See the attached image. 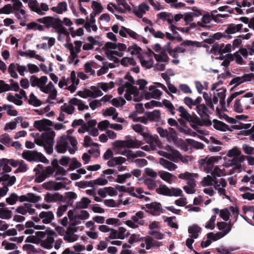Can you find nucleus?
Returning a JSON list of instances; mask_svg holds the SVG:
<instances>
[{
  "instance_id": "obj_1",
  "label": "nucleus",
  "mask_w": 254,
  "mask_h": 254,
  "mask_svg": "<svg viewBox=\"0 0 254 254\" xmlns=\"http://www.w3.org/2000/svg\"><path fill=\"white\" fill-rule=\"evenodd\" d=\"M23 159L28 161H40L48 163L49 160L41 153L37 151L25 150L22 154Z\"/></svg>"
},
{
  "instance_id": "obj_2",
  "label": "nucleus",
  "mask_w": 254,
  "mask_h": 254,
  "mask_svg": "<svg viewBox=\"0 0 254 254\" xmlns=\"http://www.w3.org/2000/svg\"><path fill=\"white\" fill-rule=\"evenodd\" d=\"M221 158L220 156L211 157L207 156L204 158L200 159L198 162L200 167H203L207 173H209L212 171L214 163L218 162Z\"/></svg>"
},
{
  "instance_id": "obj_3",
  "label": "nucleus",
  "mask_w": 254,
  "mask_h": 254,
  "mask_svg": "<svg viewBox=\"0 0 254 254\" xmlns=\"http://www.w3.org/2000/svg\"><path fill=\"white\" fill-rule=\"evenodd\" d=\"M196 111L197 113L201 117V119L204 123V125L206 127H209L212 125V122L208 119L209 117L207 114L208 109L204 104H199L196 106Z\"/></svg>"
},
{
  "instance_id": "obj_4",
  "label": "nucleus",
  "mask_w": 254,
  "mask_h": 254,
  "mask_svg": "<svg viewBox=\"0 0 254 254\" xmlns=\"http://www.w3.org/2000/svg\"><path fill=\"white\" fill-rule=\"evenodd\" d=\"M142 136L143 137V139L146 142L150 145L151 149L153 150L156 149V145L159 146L161 144V142L157 135L153 136L149 133L144 132L142 134Z\"/></svg>"
},
{
  "instance_id": "obj_5",
  "label": "nucleus",
  "mask_w": 254,
  "mask_h": 254,
  "mask_svg": "<svg viewBox=\"0 0 254 254\" xmlns=\"http://www.w3.org/2000/svg\"><path fill=\"white\" fill-rule=\"evenodd\" d=\"M67 184L65 182H56L54 181H49L43 184V188L47 190H58L61 189L68 190L69 188L66 187Z\"/></svg>"
},
{
  "instance_id": "obj_6",
  "label": "nucleus",
  "mask_w": 254,
  "mask_h": 254,
  "mask_svg": "<svg viewBox=\"0 0 254 254\" xmlns=\"http://www.w3.org/2000/svg\"><path fill=\"white\" fill-rule=\"evenodd\" d=\"M0 161V165L3 166L2 170L5 173H9L12 170L11 168L8 166V164L13 167H16L19 164V160L13 159L2 158Z\"/></svg>"
},
{
  "instance_id": "obj_7",
  "label": "nucleus",
  "mask_w": 254,
  "mask_h": 254,
  "mask_svg": "<svg viewBox=\"0 0 254 254\" xmlns=\"http://www.w3.org/2000/svg\"><path fill=\"white\" fill-rule=\"evenodd\" d=\"M187 121L190 123V126L197 132L200 134L203 133L202 130L198 129L196 126H202L203 125H204V123L202 121H200L199 118L195 114L194 115H190L188 118V120Z\"/></svg>"
},
{
  "instance_id": "obj_8",
  "label": "nucleus",
  "mask_w": 254,
  "mask_h": 254,
  "mask_svg": "<svg viewBox=\"0 0 254 254\" xmlns=\"http://www.w3.org/2000/svg\"><path fill=\"white\" fill-rule=\"evenodd\" d=\"M53 125V123L47 119L35 121L34 123V127L40 131H45L48 129V127H51Z\"/></svg>"
},
{
  "instance_id": "obj_9",
  "label": "nucleus",
  "mask_w": 254,
  "mask_h": 254,
  "mask_svg": "<svg viewBox=\"0 0 254 254\" xmlns=\"http://www.w3.org/2000/svg\"><path fill=\"white\" fill-rule=\"evenodd\" d=\"M55 135V132L52 128L49 127L42 133L41 138L47 145H54Z\"/></svg>"
},
{
  "instance_id": "obj_10",
  "label": "nucleus",
  "mask_w": 254,
  "mask_h": 254,
  "mask_svg": "<svg viewBox=\"0 0 254 254\" xmlns=\"http://www.w3.org/2000/svg\"><path fill=\"white\" fill-rule=\"evenodd\" d=\"M146 208L148 209L146 211L152 215L158 216L160 214L161 204L160 202H153L145 205Z\"/></svg>"
},
{
  "instance_id": "obj_11",
  "label": "nucleus",
  "mask_w": 254,
  "mask_h": 254,
  "mask_svg": "<svg viewBox=\"0 0 254 254\" xmlns=\"http://www.w3.org/2000/svg\"><path fill=\"white\" fill-rule=\"evenodd\" d=\"M48 78L46 76H42L40 78L35 75H32L30 77V81L32 87L37 86L40 89L42 86L45 85L47 82Z\"/></svg>"
},
{
  "instance_id": "obj_12",
  "label": "nucleus",
  "mask_w": 254,
  "mask_h": 254,
  "mask_svg": "<svg viewBox=\"0 0 254 254\" xmlns=\"http://www.w3.org/2000/svg\"><path fill=\"white\" fill-rule=\"evenodd\" d=\"M68 143L66 136L62 135L61 139L57 142L56 148L57 152L60 153L65 152L67 149Z\"/></svg>"
},
{
  "instance_id": "obj_13",
  "label": "nucleus",
  "mask_w": 254,
  "mask_h": 254,
  "mask_svg": "<svg viewBox=\"0 0 254 254\" xmlns=\"http://www.w3.org/2000/svg\"><path fill=\"white\" fill-rule=\"evenodd\" d=\"M1 177L2 182V185L4 188L11 186L14 184L16 181V178L14 176H10L8 174H4Z\"/></svg>"
},
{
  "instance_id": "obj_14",
  "label": "nucleus",
  "mask_w": 254,
  "mask_h": 254,
  "mask_svg": "<svg viewBox=\"0 0 254 254\" xmlns=\"http://www.w3.org/2000/svg\"><path fill=\"white\" fill-rule=\"evenodd\" d=\"M213 123L214 128L217 130L222 131H226V130L232 131V129L229 127L228 125L222 121L214 119L213 120Z\"/></svg>"
},
{
  "instance_id": "obj_15",
  "label": "nucleus",
  "mask_w": 254,
  "mask_h": 254,
  "mask_svg": "<svg viewBox=\"0 0 254 254\" xmlns=\"http://www.w3.org/2000/svg\"><path fill=\"white\" fill-rule=\"evenodd\" d=\"M39 217L42 219V222L46 224L50 223L54 219V214L51 211H42L39 214Z\"/></svg>"
},
{
  "instance_id": "obj_16",
  "label": "nucleus",
  "mask_w": 254,
  "mask_h": 254,
  "mask_svg": "<svg viewBox=\"0 0 254 254\" xmlns=\"http://www.w3.org/2000/svg\"><path fill=\"white\" fill-rule=\"evenodd\" d=\"M145 116L151 122H158L161 117V112L159 110H154L152 112H146Z\"/></svg>"
},
{
  "instance_id": "obj_17",
  "label": "nucleus",
  "mask_w": 254,
  "mask_h": 254,
  "mask_svg": "<svg viewBox=\"0 0 254 254\" xmlns=\"http://www.w3.org/2000/svg\"><path fill=\"white\" fill-rule=\"evenodd\" d=\"M243 27L242 24H239L235 25L234 24H230L227 25V28L225 30V33L227 34V35L234 34L237 32H239L241 30Z\"/></svg>"
},
{
  "instance_id": "obj_18",
  "label": "nucleus",
  "mask_w": 254,
  "mask_h": 254,
  "mask_svg": "<svg viewBox=\"0 0 254 254\" xmlns=\"http://www.w3.org/2000/svg\"><path fill=\"white\" fill-rule=\"evenodd\" d=\"M125 148H139L142 144L141 141H138L136 139H128L124 140Z\"/></svg>"
},
{
  "instance_id": "obj_19",
  "label": "nucleus",
  "mask_w": 254,
  "mask_h": 254,
  "mask_svg": "<svg viewBox=\"0 0 254 254\" xmlns=\"http://www.w3.org/2000/svg\"><path fill=\"white\" fill-rule=\"evenodd\" d=\"M158 174L160 177L163 180L166 181L169 184H171L172 183V180L173 178H176V177L174 176L171 173L164 171H160L158 172Z\"/></svg>"
},
{
  "instance_id": "obj_20",
  "label": "nucleus",
  "mask_w": 254,
  "mask_h": 254,
  "mask_svg": "<svg viewBox=\"0 0 254 254\" xmlns=\"http://www.w3.org/2000/svg\"><path fill=\"white\" fill-rule=\"evenodd\" d=\"M51 9L58 14H62L63 12L67 10L66 2L65 1L59 2L57 6H53Z\"/></svg>"
},
{
  "instance_id": "obj_21",
  "label": "nucleus",
  "mask_w": 254,
  "mask_h": 254,
  "mask_svg": "<svg viewBox=\"0 0 254 254\" xmlns=\"http://www.w3.org/2000/svg\"><path fill=\"white\" fill-rule=\"evenodd\" d=\"M28 6L31 10L38 13L39 15H42L45 14L39 7V3L36 0H32L28 3Z\"/></svg>"
},
{
  "instance_id": "obj_22",
  "label": "nucleus",
  "mask_w": 254,
  "mask_h": 254,
  "mask_svg": "<svg viewBox=\"0 0 254 254\" xmlns=\"http://www.w3.org/2000/svg\"><path fill=\"white\" fill-rule=\"evenodd\" d=\"M156 192L160 194L170 196L171 188H169L166 185H160L159 187L156 189Z\"/></svg>"
},
{
  "instance_id": "obj_23",
  "label": "nucleus",
  "mask_w": 254,
  "mask_h": 254,
  "mask_svg": "<svg viewBox=\"0 0 254 254\" xmlns=\"http://www.w3.org/2000/svg\"><path fill=\"white\" fill-rule=\"evenodd\" d=\"M54 18V17L52 16H46L43 18H38L36 21L38 22L44 24L47 28H49L52 27Z\"/></svg>"
},
{
  "instance_id": "obj_24",
  "label": "nucleus",
  "mask_w": 254,
  "mask_h": 254,
  "mask_svg": "<svg viewBox=\"0 0 254 254\" xmlns=\"http://www.w3.org/2000/svg\"><path fill=\"white\" fill-rule=\"evenodd\" d=\"M160 162L162 165L169 171L175 170L177 168V166L175 164L164 158H161Z\"/></svg>"
},
{
  "instance_id": "obj_25",
  "label": "nucleus",
  "mask_w": 254,
  "mask_h": 254,
  "mask_svg": "<svg viewBox=\"0 0 254 254\" xmlns=\"http://www.w3.org/2000/svg\"><path fill=\"white\" fill-rule=\"evenodd\" d=\"M12 211L8 210L7 208L0 207V218L3 219H9L12 217Z\"/></svg>"
},
{
  "instance_id": "obj_26",
  "label": "nucleus",
  "mask_w": 254,
  "mask_h": 254,
  "mask_svg": "<svg viewBox=\"0 0 254 254\" xmlns=\"http://www.w3.org/2000/svg\"><path fill=\"white\" fill-rule=\"evenodd\" d=\"M91 200L87 197H83L80 201L76 203L75 208L76 209H84L88 207V204L91 203Z\"/></svg>"
},
{
  "instance_id": "obj_27",
  "label": "nucleus",
  "mask_w": 254,
  "mask_h": 254,
  "mask_svg": "<svg viewBox=\"0 0 254 254\" xmlns=\"http://www.w3.org/2000/svg\"><path fill=\"white\" fill-rule=\"evenodd\" d=\"M217 226L219 230L222 231V233H225L228 231V233L231 230V224L230 223H227L225 222H217Z\"/></svg>"
},
{
  "instance_id": "obj_28",
  "label": "nucleus",
  "mask_w": 254,
  "mask_h": 254,
  "mask_svg": "<svg viewBox=\"0 0 254 254\" xmlns=\"http://www.w3.org/2000/svg\"><path fill=\"white\" fill-rule=\"evenodd\" d=\"M23 4L20 0L13 2L12 6L13 12H19L20 14L24 16L26 14V11L23 9L21 8Z\"/></svg>"
},
{
  "instance_id": "obj_29",
  "label": "nucleus",
  "mask_w": 254,
  "mask_h": 254,
  "mask_svg": "<svg viewBox=\"0 0 254 254\" xmlns=\"http://www.w3.org/2000/svg\"><path fill=\"white\" fill-rule=\"evenodd\" d=\"M133 84H131V86L126 87L127 88V90H129V93H130L131 95L133 94L134 95L133 100L135 102H139L142 99V97H137L139 95V91L137 88L136 86H133Z\"/></svg>"
},
{
  "instance_id": "obj_30",
  "label": "nucleus",
  "mask_w": 254,
  "mask_h": 254,
  "mask_svg": "<svg viewBox=\"0 0 254 254\" xmlns=\"http://www.w3.org/2000/svg\"><path fill=\"white\" fill-rule=\"evenodd\" d=\"M228 234V231L225 233H222L221 232H219L216 234L213 232H210L207 234V237L208 239H210L214 241H216L226 235Z\"/></svg>"
},
{
  "instance_id": "obj_31",
  "label": "nucleus",
  "mask_w": 254,
  "mask_h": 254,
  "mask_svg": "<svg viewBox=\"0 0 254 254\" xmlns=\"http://www.w3.org/2000/svg\"><path fill=\"white\" fill-rule=\"evenodd\" d=\"M55 240L53 237L47 236V239L41 242V246L47 249L52 248V244L54 243Z\"/></svg>"
},
{
  "instance_id": "obj_32",
  "label": "nucleus",
  "mask_w": 254,
  "mask_h": 254,
  "mask_svg": "<svg viewBox=\"0 0 254 254\" xmlns=\"http://www.w3.org/2000/svg\"><path fill=\"white\" fill-rule=\"evenodd\" d=\"M28 102L30 105H33L34 107H39L42 104L41 101L38 99L33 93H31L30 94Z\"/></svg>"
},
{
  "instance_id": "obj_33",
  "label": "nucleus",
  "mask_w": 254,
  "mask_h": 254,
  "mask_svg": "<svg viewBox=\"0 0 254 254\" xmlns=\"http://www.w3.org/2000/svg\"><path fill=\"white\" fill-rule=\"evenodd\" d=\"M154 57L159 62L168 63L169 59L167 55L164 51L161 52L160 54H154Z\"/></svg>"
},
{
  "instance_id": "obj_34",
  "label": "nucleus",
  "mask_w": 254,
  "mask_h": 254,
  "mask_svg": "<svg viewBox=\"0 0 254 254\" xmlns=\"http://www.w3.org/2000/svg\"><path fill=\"white\" fill-rule=\"evenodd\" d=\"M65 234L64 235V241L71 243L76 241L78 239V236L73 233L69 231H66Z\"/></svg>"
},
{
  "instance_id": "obj_35",
  "label": "nucleus",
  "mask_w": 254,
  "mask_h": 254,
  "mask_svg": "<svg viewBox=\"0 0 254 254\" xmlns=\"http://www.w3.org/2000/svg\"><path fill=\"white\" fill-rule=\"evenodd\" d=\"M168 134L166 136L169 141L175 142L177 141L178 137L176 131L172 127L169 128Z\"/></svg>"
},
{
  "instance_id": "obj_36",
  "label": "nucleus",
  "mask_w": 254,
  "mask_h": 254,
  "mask_svg": "<svg viewBox=\"0 0 254 254\" xmlns=\"http://www.w3.org/2000/svg\"><path fill=\"white\" fill-rule=\"evenodd\" d=\"M187 143L196 149H202L204 144L201 142H198L192 139H187Z\"/></svg>"
},
{
  "instance_id": "obj_37",
  "label": "nucleus",
  "mask_w": 254,
  "mask_h": 254,
  "mask_svg": "<svg viewBox=\"0 0 254 254\" xmlns=\"http://www.w3.org/2000/svg\"><path fill=\"white\" fill-rule=\"evenodd\" d=\"M91 7L93 9V12L97 14L101 13L103 9V7L101 3L96 1H92Z\"/></svg>"
},
{
  "instance_id": "obj_38",
  "label": "nucleus",
  "mask_w": 254,
  "mask_h": 254,
  "mask_svg": "<svg viewBox=\"0 0 254 254\" xmlns=\"http://www.w3.org/2000/svg\"><path fill=\"white\" fill-rule=\"evenodd\" d=\"M162 105H164L166 108L168 109L169 111L171 113L172 115H174L175 114V107L172 104V103L167 99H164L162 102Z\"/></svg>"
},
{
  "instance_id": "obj_39",
  "label": "nucleus",
  "mask_w": 254,
  "mask_h": 254,
  "mask_svg": "<svg viewBox=\"0 0 254 254\" xmlns=\"http://www.w3.org/2000/svg\"><path fill=\"white\" fill-rule=\"evenodd\" d=\"M224 47V44L219 45L218 43H216L213 44L212 46L210 52L214 54L216 53L221 55V51H222V48Z\"/></svg>"
},
{
  "instance_id": "obj_40",
  "label": "nucleus",
  "mask_w": 254,
  "mask_h": 254,
  "mask_svg": "<svg viewBox=\"0 0 254 254\" xmlns=\"http://www.w3.org/2000/svg\"><path fill=\"white\" fill-rule=\"evenodd\" d=\"M177 110L181 114L180 116L182 118H183L184 120H186V121L188 120V118L190 117V114L188 111L185 109L183 106H180Z\"/></svg>"
},
{
  "instance_id": "obj_41",
  "label": "nucleus",
  "mask_w": 254,
  "mask_h": 254,
  "mask_svg": "<svg viewBox=\"0 0 254 254\" xmlns=\"http://www.w3.org/2000/svg\"><path fill=\"white\" fill-rule=\"evenodd\" d=\"M144 183L150 190H153L156 187V183L155 181L149 178L145 179Z\"/></svg>"
},
{
  "instance_id": "obj_42",
  "label": "nucleus",
  "mask_w": 254,
  "mask_h": 254,
  "mask_svg": "<svg viewBox=\"0 0 254 254\" xmlns=\"http://www.w3.org/2000/svg\"><path fill=\"white\" fill-rule=\"evenodd\" d=\"M12 94V93H8L6 96V99L11 102L13 103L17 106H21L23 104V101L21 99H18L15 98Z\"/></svg>"
},
{
  "instance_id": "obj_43",
  "label": "nucleus",
  "mask_w": 254,
  "mask_h": 254,
  "mask_svg": "<svg viewBox=\"0 0 254 254\" xmlns=\"http://www.w3.org/2000/svg\"><path fill=\"white\" fill-rule=\"evenodd\" d=\"M18 196L15 193L10 194L8 197L6 198V202L9 205H14L18 201Z\"/></svg>"
},
{
  "instance_id": "obj_44",
  "label": "nucleus",
  "mask_w": 254,
  "mask_h": 254,
  "mask_svg": "<svg viewBox=\"0 0 254 254\" xmlns=\"http://www.w3.org/2000/svg\"><path fill=\"white\" fill-rule=\"evenodd\" d=\"M75 108L71 105L66 106V104L64 103L63 106L61 107V111L65 112L68 115H71L74 113Z\"/></svg>"
},
{
  "instance_id": "obj_45",
  "label": "nucleus",
  "mask_w": 254,
  "mask_h": 254,
  "mask_svg": "<svg viewBox=\"0 0 254 254\" xmlns=\"http://www.w3.org/2000/svg\"><path fill=\"white\" fill-rule=\"evenodd\" d=\"M11 141V139L8 134L4 133L0 135V142L4 145L9 146Z\"/></svg>"
},
{
  "instance_id": "obj_46",
  "label": "nucleus",
  "mask_w": 254,
  "mask_h": 254,
  "mask_svg": "<svg viewBox=\"0 0 254 254\" xmlns=\"http://www.w3.org/2000/svg\"><path fill=\"white\" fill-rule=\"evenodd\" d=\"M216 178H214L212 176L207 175L206 177H204L203 179V183L204 186H212L213 184L214 181H215Z\"/></svg>"
},
{
  "instance_id": "obj_47",
  "label": "nucleus",
  "mask_w": 254,
  "mask_h": 254,
  "mask_svg": "<svg viewBox=\"0 0 254 254\" xmlns=\"http://www.w3.org/2000/svg\"><path fill=\"white\" fill-rule=\"evenodd\" d=\"M22 248L24 251L31 250L33 253H40L41 252H43L41 249H36L33 245L30 244L24 245Z\"/></svg>"
},
{
  "instance_id": "obj_48",
  "label": "nucleus",
  "mask_w": 254,
  "mask_h": 254,
  "mask_svg": "<svg viewBox=\"0 0 254 254\" xmlns=\"http://www.w3.org/2000/svg\"><path fill=\"white\" fill-rule=\"evenodd\" d=\"M144 238L140 237L139 235L132 234L128 239V243L130 244H133L135 242L143 241Z\"/></svg>"
},
{
  "instance_id": "obj_49",
  "label": "nucleus",
  "mask_w": 254,
  "mask_h": 254,
  "mask_svg": "<svg viewBox=\"0 0 254 254\" xmlns=\"http://www.w3.org/2000/svg\"><path fill=\"white\" fill-rule=\"evenodd\" d=\"M143 238H144L143 241H144L146 244V250H149L155 246L153 243V239L152 237L148 236L147 237H143Z\"/></svg>"
},
{
  "instance_id": "obj_50",
  "label": "nucleus",
  "mask_w": 254,
  "mask_h": 254,
  "mask_svg": "<svg viewBox=\"0 0 254 254\" xmlns=\"http://www.w3.org/2000/svg\"><path fill=\"white\" fill-rule=\"evenodd\" d=\"M8 71L10 74V76L14 78H17L18 77V74L15 71V65L14 64H10L8 68Z\"/></svg>"
},
{
  "instance_id": "obj_51",
  "label": "nucleus",
  "mask_w": 254,
  "mask_h": 254,
  "mask_svg": "<svg viewBox=\"0 0 254 254\" xmlns=\"http://www.w3.org/2000/svg\"><path fill=\"white\" fill-rule=\"evenodd\" d=\"M203 97L206 102V105L211 109H213L214 106L212 103V99L209 96L208 94L205 92H204L203 93Z\"/></svg>"
},
{
  "instance_id": "obj_52",
  "label": "nucleus",
  "mask_w": 254,
  "mask_h": 254,
  "mask_svg": "<svg viewBox=\"0 0 254 254\" xmlns=\"http://www.w3.org/2000/svg\"><path fill=\"white\" fill-rule=\"evenodd\" d=\"M230 213L227 208L221 209L220 211V216L224 221H228L229 219Z\"/></svg>"
},
{
  "instance_id": "obj_53",
  "label": "nucleus",
  "mask_w": 254,
  "mask_h": 254,
  "mask_svg": "<svg viewBox=\"0 0 254 254\" xmlns=\"http://www.w3.org/2000/svg\"><path fill=\"white\" fill-rule=\"evenodd\" d=\"M27 196L28 198V201L33 203H36L41 199L40 196L35 195L34 193L31 192L28 193Z\"/></svg>"
},
{
  "instance_id": "obj_54",
  "label": "nucleus",
  "mask_w": 254,
  "mask_h": 254,
  "mask_svg": "<svg viewBox=\"0 0 254 254\" xmlns=\"http://www.w3.org/2000/svg\"><path fill=\"white\" fill-rule=\"evenodd\" d=\"M54 89H55L54 85L52 82H50L46 87H44V86H42L40 90L45 93L49 94Z\"/></svg>"
},
{
  "instance_id": "obj_55",
  "label": "nucleus",
  "mask_w": 254,
  "mask_h": 254,
  "mask_svg": "<svg viewBox=\"0 0 254 254\" xmlns=\"http://www.w3.org/2000/svg\"><path fill=\"white\" fill-rule=\"evenodd\" d=\"M89 217V214L86 210H82L79 214L75 215L74 216V219L85 220L87 219Z\"/></svg>"
},
{
  "instance_id": "obj_56",
  "label": "nucleus",
  "mask_w": 254,
  "mask_h": 254,
  "mask_svg": "<svg viewBox=\"0 0 254 254\" xmlns=\"http://www.w3.org/2000/svg\"><path fill=\"white\" fill-rule=\"evenodd\" d=\"M26 52L28 54L26 57H29L31 58H35L40 61H44V59L40 55L35 54V51L29 50L26 51Z\"/></svg>"
},
{
  "instance_id": "obj_57",
  "label": "nucleus",
  "mask_w": 254,
  "mask_h": 254,
  "mask_svg": "<svg viewBox=\"0 0 254 254\" xmlns=\"http://www.w3.org/2000/svg\"><path fill=\"white\" fill-rule=\"evenodd\" d=\"M241 154V152L236 146H235L228 151L227 156L229 157H232L233 156H239Z\"/></svg>"
},
{
  "instance_id": "obj_58",
  "label": "nucleus",
  "mask_w": 254,
  "mask_h": 254,
  "mask_svg": "<svg viewBox=\"0 0 254 254\" xmlns=\"http://www.w3.org/2000/svg\"><path fill=\"white\" fill-rule=\"evenodd\" d=\"M216 216H212L209 220L206 223L205 227L206 229H210L211 230L214 229L215 228L214 223L216 220Z\"/></svg>"
},
{
  "instance_id": "obj_59",
  "label": "nucleus",
  "mask_w": 254,
  "mask_h": 254,
  "mask_svg": "<svg viewBox=\"0 0 254 254\" xmlns=\"http://www.w3.org/2000/svg\"><path fill=\"white\" fill-rule=\"evenodd\" d=\"M176 219V217L175 216H172V217H167L166 219L165 220V222H168V225L173 228H175V229H178L179 226L178 225V224L173 222V219Z\"/></svg>"
},
{
  "instance_id": "obj_60",
  "label": "nucleus",
  "mask_w": 254,
  "mask_h": 254,
  "mask_svg": "<svg viewBox=\"0 0 254 254\" xmlns=\"http://www.w3.org/2000/svg\"><path fill=\"white\" fill-rule=\"evenodd\" d=\"M52 27L56 30V31L62 27L63 22L58 17L55 18Z\"/></svg>"
},
{
  "instance_id": "obj_61",
  "label": "nucleus",
  "mask_w": 254,
  "mask_h": 254,
  "mask_svg": "<svg viewBox=\"0 0 254 254\" xmlns=\"http://www.w3.org/2000/svg\"><path fill=\"white\" fill-rule=\"evenodd\" d=\"M108 180L102 178H98V179L92 181L93 185L104 186L108 184Z\"/></svg>"
},
{
  "instance_id": "obj_62",
  "label": "nucleus",
  "mask_w": 254,
  "mask_h": 254,
  "mask_svg": "<svg viewBox=\"0 0 254 254\" xmlns=\"http://www.w3.org/2000/svg\"><path fill=\"white\" fill-rule=\"evenodd\" d=\"M2 246H4V248L6 250H14L17 248V247L15 244L8 243L5 240L2 242Z\"/></svg>"
},
{
  "instance_id": "obj_63",
  "label": "nucleus",
  "mask_w": 254,
  "mask_h": 254,
  "mask_svg": "<svg viewBox=\"0 0 254 254\" xmlns=\"http://www.w3.org/2000/svg\"><path fill=\"white\" fill-rule=\"evenodd\" d=\"M234 109L236 112L241 113L243 112V109L240 99H236L234 105Z\"/></svg>"
},
{
  "instance_id": "obj_64",
  "label": "nucleus",
  "mask_w": 254,
  "mask_h": 254,
  "mask_svg": "<svg viewBox=\"0 0 254 254\" xmlns=\"http://www.w3.org/2000/svg\"><path fill=\"white\" fill-rule=\"evenodd\" d=\"M244 83L243 78H242V76H237L234 78H233L230 83L229 85H231L233 84H235V87H237L241 84Z\"/></svg>"
}]
</instances>
